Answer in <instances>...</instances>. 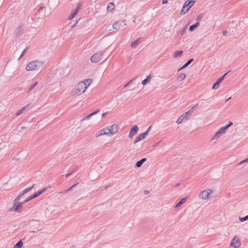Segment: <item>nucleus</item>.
Returning a JSON list of instances; mask_svg holds the SVG:
<instances>
[{"mask_svg":"<svg viewBox=\"0 0 248 248\" xmlns=\"http://www.w3.org/2000/svg\"><path fill=\"white\" fill-rule=\"evenodd\" d=\"M200 23L198 21L197 22H196L194 24L191 25L189 27V31H193L194 30H195L199 25Z\"/></svg>","mask_w":248,"mask_h":248,"instance_id":"obj_24","label":"nucleus"},{"mask_svg":"<svg viewBox=\"0 0 248 248\" xmlns=\"http://www.w3.org/2000/svg\"><path fill=\"white\" fill-rule=\"evenodd\" d=\"M108 114V113L107 112H105V113H104L103 114H102V118H104L105 117H106V116Z\"/></svg>","mask_w":248,"mask_h":248,"instance_id":"obj_49","label":"nucleus"},{"mask_svg":"<svg viewBox=\"0 0 248 248\" xmlns=\"http://www.w3.org/2000/svg\"><path fill=\"white\" fill-rule=\"evenodd\" d=\"M34 185H32L31 186L25 188L23 191H22L21 193V195H23L26 193L30 191L33 187Z\"/></svg>","mask_w":248,"mask_h":248,"instance_id":"obj_30","label":"nucleus"},{"mask_svg":"<svg viewBox=\"0 0 248 248\" xmlns=\"http://www.w3.org/2000/svg\"><path fill=\"white\" fill-rule=\"evenodd\" d=\"M194 61L193 59H189L180 69H179V71L180 70L186 68L188 65H189L193 61Z\"/></svg>","mask_w":248,"mask_h":248,"instance_id":"obj_25","label":"nucleus"},{"mask_svg":"<svg viewBox=\"0 0 248 248\" xmlns=\"http://www.w3.org/2000/svg\"><path fill=\"white\" fill-rule=\"evenodd\" d=\"M23 242L21 241H19L16 244L14 248H21L23 246Z\"/></svg>","mask_w":248,"mask_h":248,"instance_id":"obj_33","label":"nucleus"},{"mask_svg":"<svg viewBox=\"0 0 248 248\" xmlns=\"http://www.w3.org/2000/svg\"><path fill=\"white\" fill-rule=\"evenodd\" d=\"M186 27H185V28H184L181 31H180V34L183 35L184 33L186 31Z\"/></svg>","mask_w":248,"mask_h":248,"instance_id":"obj_45","label":"nucleus"},{"mask_svg":"<svg viewBox=\"0 0 248 248\" xmlns=\"http://www.w3.org/2000/svg\"><path fill=\"white\" fill-rule=\"evenodd\" d=\"M186 201V198L182 199L175 206V208L180 207L182 204H184Z\"/></svg>","mask_w":248,"mask_h":248,"instance_id":"obj_17","label":"nucleus"},{"mask_svg":"<svg viewBox=\"0 0 248 248\" xmlns=\"http://www.w3.org/2000/svg\"><path fill=\"white\" fill-rule=\"evenodd\" d=\"M23 204H24V203L23 202H15L12 208H11L10 209V211L20 212V211H19V210Z\"/></svg>","mask_w":248,"mask_h":248,"instance_id":"obj_8","label":"nucleus"},{"mask_svg":"<svg viewBox=\"0 0 248 248\" xmlns=\"http://www.w3.org/2000/svg\"><path fill=\"white\" fill-rule=\"evenodd\" d=\"M140 38H138L135 41L133 42L131 44V47L133 48H135L138 46L140 43Z\"/></svg>","mask_w":248,"mask_h":248,"instance_id":"obj_22","label":"nucleus"},{"mask_svg":"<svg viewBox=\"0 0 248 248\" xmlns=\"http://www.w3.org/2000/svg\"><path fill=\"white\" fill-rule=\"evenodd\" d=\"M196 0H187L184 4V7H187V8L189 10L194 4Z\"/></svg>","mask_w":248,"mask_h":248,"instance_id":"obj_13","label":"nucleus"},{"mask_svg":"<svg viewBox=\"0 0 248 248\" xmlns=\"http://www.w3.org/2000/svg\"><path fill=\"white\" fill-rule=\"evenodd\" d=\"M26 51H27V49H26H26H25L23 50V51L22 52V53H21V55H20V56L19 59H20V58H22V57L24 56V55L26 53Z\"/></svg>","mask_w":248,"mask_h":248,"instance_id":"obj_47","label":"nucleus"},{"mask_svg":"<svg viewBox=\"0 0 248 248\" xmlns=\"http://www.w3.org/2000/svg\"><path fill=\"white\" fill-rule=\"evenodd\" d=\"M34 185H32L31 186L25 188L23 191H22L21 193V195H23L26 193L30 191L33 187Z\"/></svg>","mask_w":248,"mask_h":248,"instance_id":"obj_29","label":"nucleus"},{"mask_svg":"<svg viewBox=\"0 0 248 248\" xmlns=\"http://www.w3.org/2000/svg\"><path fill=\"white\" fill-rule=\"evenodd\" d=\"M152 77L150 75L148 76L145 79L142 81L141 83L142 85H145L150 82Z\"/></svg>","mask_w":248,"mask_h":248,"instance_id":"obj_23","label":"nucleus"},{"mask_svg":"<svg viewBox=\"0 0 248 248\" xmlns=\"http://www.w3.org/2000/svg\"><path fill=\"white\" fill-rule=\"evenodd\" d=\"M100 111L99 110H98L97 111H94L93 112L90 114L89 115L84 117V118H83L81 120V122H83V121H85V120H88L89 119H90V118L91 117H92L93 116H94L95 115H96V114H97Z\"/></svg>","mask_w":248,"mask_h":248,"instance_id":"obj_15","label":"nucleus"},{"mask_svg":"<svg viewBox=\"0 0 248 248\" xmlns=\"http://www.w3.org/2000/svg\"><path fill=\"white\" fill-rule=\"evenodd\" d=\"M168 2V0H162V4H165Z\"/></svg>","mask_w":248,"mask_h":248,"instance_id":"obj_50","label":"nucleus"},{"mask_svg":"<svg viewBox=\"0 0 248 248\" xmlns=\"http://www.w3.org/2000/svg\"><path fill=\"white\" fill-rule=\"evenodd\" d=\"M146 161V158H142L140 160L137 162V163L136 164V167L137 168L140 167L142 166V165L143 164V163H144Z\"/></svg>","mask_w":248,"mask_h":248,"instance_id":"obj_20","label":"nucleus"},{"mask_svg":"<svg viewBox=\"0 0 248 248\" xmlns=\"http://www.w3.org/2000/svg\"><path fill=\"white\" fill-rule=\"evenodd\" d=\"M186 75L185 74L182 73L177 78V80L178 81H181L186 78Z\"/></svg>","mask_w":248,"mask_h":248,"instance_id":"obj_26","label":"nucleus"},{"mask_svg":"<svg viewBox=\"0 0 248 248\" xmlns=\"http://www.w3.org/2000/svg\"><path fill=\"white\" fill-rule=\"evenodd\" d=\"M230 72V71H229L228 72H227L225 74H224L223 76H222L221 77H220L219 78H218L217 80V82H218V83L219 84L225 78V77L227 75V74Z\"/></svg>","mask_w":248,"mask_h":248,"instance_id":"obj_31","label":"nucleus"},{"mask_svg":"<svg viewBox=\"0 0 248 248\" xmlns=\"http://www.w3.org/2000/svg\"><path fill=\"white\" fill-rule=\"evenodd\" d=\"M230 245L234 248H238L241 245V242L238 237L234 236L232 240Z\"/></svg>","mask_w":248,"mask_h":248,"instance_id":"obj_7","label":"nucleus"},{"mask_svg":"<svg viewBox=\"0 0 248 248\" xmlns=\"http://www.w3.org/2000/svg\"><path fill=\"white\" fill-rule=\"evenodd\" d=\"M37 84L38 82H35L32 85H31L29 88L27 93H29L30 91H31L37 85Z\"/></svg>","mask_w":248,"mask_h":248,"instance_id":"obj_36","label":"nucleus"},{"mask_svg":"<svg viewBox=\"0 0 248 248\" xmlns=\"http://www.w3.org/2000/svg\"><path fill=\"white\" fill-rule=\"evenodd\" d=\"M131 81H131H129L128 83H127L126 84H125V86H124V87H126V86H127V85L129 84V82H130Z\"/></svg>","mask_w":248,"mask_h":248,"instance_id":"obj_59","label":"nucleus"},{"mask_svg":"<svg viewBox=\"0 0 248 248\" xmlns=\"http://www.w3.org/2000/svg\"><path fill=\"white\" fill-rule=\"evenodd\" d=\"M228 33V31H224L222 32V34L223 35H226Z\"/></svg>","mask_w":248,"mask_h":248,"instance_id":"obj_51","label":"nucleus"},{"mask_svg":"<svg viewBox=\"0 0 248 248\" xmlns=\"http://www.w3.org/2000/svg\"><path fill=\"white\" fill-rule=\"evenodd\" d=\"M108 127H109L110 132L112 136L116 133L119 129L118 125L116 124H113L111 126H108Z\"/></svg>","mask_w":248,"mask_h":248,"instance_id":"obj_12","label":"nucleus"},{"mask_svg":"<svg viewBox=\"0 0 248 248\" xmlns=\"http://www.w3.org/2000/svg\"><path fill=\"white\" fill-rule=\"evenodd\" d=\"M72 189V187H69V188H68V189L66 190V192H68V191H69L71 190Z\"/></svg>","mask_w":248,"mask_h":248,"instance_id":"obj_54","label":"nucleus"},{"mask_svg":"<svg viewBox=\"0 0 248 248\" xmlns=\"http://www.w3.org/2000/svg\"><path fill=\"white\" fill-rule=\"evenodd\" d=\"M151 126H150L148 130L145 131V132L141 133L140 134H139L138 137L136 138V139L134 140L133 143L136 144L139 141H140L142 140H143L145 138V137L148 135V132L150 130Z\"/></svg>","mask_w":248,"mask_h":248,"instance_id":"obj_4","label":"nucleus"},{"mask_svg":"<svg viewBox=\"0 0 248 248\" xmlns=\"http://www.w3.org/2000/svg\"><path fill=\"white\" fill-rule=\"evenodd\" d=\"M196 107V106L193 107L190 110H188L189 111V112H191L192 110H193Z\"/></svg>","mask_w":248,"mask_h":248,"instance_id":"obj_53","label":"nucleus"},{"mask_svg":"<svg viewBox=\"0 0 248 248\" xmlns=\"http://www.w3.org/2000/svg\"><path fill=\"white\" fill-rule=\"evenodd\" d=\"M232 123L231 122H230L229 123L226 125L225 126H224V127L226 129V130L229 127H230L231 125H232Z\"/></svg>","mask_w":248,"mask_h":248,"instance_id":"obj_44","label":"nucleus"},{"mask_svg":"<svg viewBox=\"0 0 248 248\" xmlns=\"http://www.w3.org/2000/svg\"><path fill=\"white\" fill-rule=\"evenodd\" d=\"M26 108V107H23L21 109L18 110L17 111V112L16 113V116H19V115H20L23 112V111Z\"/></svg>","mask_w":248,"mask_h":248,"instance_id":"obj_39","label":"nucleus"},{"mask_svg":"<svg viewBox=\"0 0 248 248\" xmlns=\"http://www.w3.org/2000/svg\"><path fill=\"white\" fill-rule=\"evenodd\" d=\"M34 185H32L31 186L25 188L23 191H22L21 193V195H23L26 193L30 191L33 187Z\"/></svg>","mask_w":248,"mask_h":248,"instance_id":"obj_27","label":"nucleus"},{"mask_svg":"<svg viewBox=\"0 0 248 248\" xmlns=\"http://www.w3.org/2000/svg\"><path fill=\"white\" fill-rule=\"evenodd\" d=\"M179 185V184H177L176 185V186H178Z\"/></svg>","mask_w":248,"mask_h":248,"instance_id":"obj_62","label":"nucleus"},{"mask_svg":"<svg viewBox=\"0 0 248 248\" xmlns=\"http://www.w3.org/2000/svg\"><path fill=\"white\" fill-rule=\"evenodd\" d=\"M102 135H107L108 136H111V133L110 132L109 127L108 126L100 130L99 131V134L98 135H96V137Z\"/></svg>","mask_w":248,"mask_h":248,"instance_id":"obj_5","label":"nucleus"},{"mask_svg":"<svg viewBox=\"0 0 248 248\" xmlns=\"http://www.w3.org/2000/svg\"><path fill=\"white\" fill-rule=\"evenodd\" d=\"M143 193L144 194H147L149 193V191L146 190H144Z\"/></svg>","mask_w":248,"mask_h":248,"instance_id":"obj_52","label":"nucleus"},{"mask_svg":"<svg viewBox=\"0 0 248 248\" xmlns=\"http://www.w3.org/2000/svg\"><path fill=\"white\" fill-rule=\"evenodd\" d=\"M77 13H78L77 9H74V10H73L71 12L70 16H69L68 19V20L72 19L74 17V16L77 15Z\"/></svg>","mask_w":248,"mask_h":248,"instance_id":"obj_21","label":"nucleus"},{"mask_svg":"<svg viewBox=\"0 0 248 248\" xmlns=\"http://www.w3.org/2000/svg\"><path fill=\"white\" fill-rule=\"evenodd\" d=\"M25 128H26V127H25V126H22V127H21V129L22 130H24V129H25Z\"/></svg>","mask_w":248,"mask_h":248,"instance_id":"obj_56","label":"nucleus"},{"mask_svg":"<svg viewBox=\"0 0 248 248\" xmlns=\"http://www.w3.org/2000/svg\"><path fill=\"white\" fill-rule=\"evenodd\" d=\"M75 25H76V24H74L73 25H72V26L71 27V28L72 29V28H74V27L75 26Z\"/></svg>","mask_w":248,"mask_h":248,"instance_id":"obj_58","label":"nucleus"},{"mask_svg":"<svg viewBox=\"0 0 248 248\" xmlns=\"http://www.w3.org/2000/svg\"><path fill=\"white\" fill-rule=\"evenodd\" d=\"M239 220L241 221V222H243V221H245L247 220H248V215L246 216H245V217H239Z\"/></svg>","mask_w":248,"mask_h":248,"instance_id":"obj_38","label":"nucleus"},{"mask_svg":"<svg viewBox=\"0 0 248 248\" xmlns=\"http://www.w3.org/2000/svg\"><path fill=\"white\" fill-rule=\"evenodd\" d=\"M219 84L218 83V82H217V81L213 84V87H212V89H217L218 88V86H219Z\"/></svg>","mask_w":248,"mask_h":248,"instance_id":"obj_40","label":"nucleus"},{"mask_svg":"<svg viewBox=\"0 0 248 248\" xmlns=\"http://www.w3.org/2000/svg\"><path fill=\"white\" fill-rule=\"evenodd\" d=\"M47 189V187H45L43 189H42L41 190L39 191L36 193H35L33 195H31L33 199L37 197L38 196L42 194L43 192L46 191V190Z\"/></svg>","mask_w":248,"mask_h":248,"instance_id":"obj_16","label":"nucleus"},{"mask_svg":"<svg viewBox=\"0 0 248 248\" xmlns=\"http://www.w3.org/2000/svg\"><path fill=\"white\" fill-rule=\"evenodd\" d=\"M189 111L181 115L177 119L176 123L178 124L182 123L184 120H187L189 117Z\"/></svg>","mask_w":248,"mask_h":248,"instance_id":"obj_9","label":"nucleus"},{"mask_svg":"<svg viewBox=\"0 0 248 248\" xmlns=\"http://www.w3.org/2000/svg\"><path fill=\"white\" fill-rule=\"evenodd\" d=\"M43 62L38 60H34L30 62L26 66V70L27 71H39L43 67Z\"/></svg>","mask_w":248,"mask_h":248,"instance_id":"obj_1","label":"nucleus"},{"mask_svg":"<svg viewBox=\"0 0 248 248\" xmlns=\"http://www.w3.org/2000/svg\"><path fill=\"white\" fill-rule=\"evenodd\" d=\"M104 53V51L97 52L93 54L91 57V61L93 63H97L100 62L102 59Z\"/></svg>","mask_w":248,"mask_h":248,"instance_id":"obj_3","label":"nucleus"},{"mask_svg":"<svg viewBox=\"0 0 248 248\" xmlns=\"http://www.w3.org/2000/svg\"><path fill=\"white\" fill-rule=\"evenodd\" d=\"M114 10V4L113 2L108 3L107 6V10L108 11L112 12Z\"/></svg>","mask_w":248,"mask_h":248,"instance_id":"obj_18","label":"nucleus"},{"mask_svg":"<svg viewBox=\"0 0 248 248\" xmlns=\"http://www.w3.org/2000/svg\"><path fill=\"white\" fill-rule=\"evenodd\" d=\"M22 196V195H21V194L18 195L16 198L15 199V202H16V201H19L20 200V197Z\"/></svg>","mask_w":248,"mask_h":248,"instance_id":"obj_46","label":"nucleus"},{"mask_svg":"<svg viewBox=\"0 0 248 248\" xmlns=\"http://www.w3.org/2000/svg\"><path fill=\"white\" fill-rule=\"evenodd\" d=\"M92 82V79L88 78V79L84 80L83 82H82V83L85 84V86H86V89H87L88 87H89L90 85Z\"/></svg>","mask_w":248,"mask_h":248,"instance_id":"obj_19","label":"nucleus"},{"mask_svg":"<svg viewBox=\"0 0 248 248\" xmlns=\"http://www.w3.org/2000/svg\"><path fill=\"white\" fill-rule=\"evenodd\" d=\"M72 172H70V173H67L66 175V177H69L71 174Z\"/></svg>","mask_w":248,"mask_h":248,"instance_id":"obj_55","label":"nucleus"},{"mask_svg":"<svg viewBox=\"0 0 248 248\" xmlns=\"http://www.w3.org/2000/svg\"><path fill=\"white\" fill-rule=\"evenodd\" d=\"M76 185L77 184L73 185L72 186H71V187H72V188H74L76 186Z\"/></svg>","mask_w":248,"mask_h":248,"instance_id":"obj_57","label":"nucleus"},{"mask_svg":"<svg viewBox=\"0 0 248 248\" xmlns=\"http://www.w3.org/2000/svg\"><path fill=\"white\" fill-rule=\"evenodd\" d=\"M199 18V17H198L196 18V20H198V21H199V18Z\"/></svg>","mask_w":248,"mask_h":248,"instance_id":"obj_61","label":"nucleus"},{"mask_svg":"<svg viewBox=\"0 0 248 248\" xmlns=\"http://www.w3.org/2000/svg\"><path fill=\"white\" fill-rule=\"evenodd\" d=\"M183 52L182 50L177 51L174 53L173 56L174 58L180 57V56H181Z\"/></svg>","mask_w":248,"mask_h":248,"instance_id":"obj_32","label":"nucleus"},{"mask_svg":"<svg viewBox=\"0 0 248 248\" xmlns=\"http://www.w3.org/2000/svg\"><path fill=\"white\" fill-rule=\"evenodd\" d=\"M32 199H33V197H32V196H29V197L27 198V199L26 200H25V201L24 202H23V203H24H24H25L27 202H29V201H30L31 200H32Z\"/></svg>","mask_w":248,"mask_h":248,"instance_id":"obj_42","label":"nucleus"},{"mask_svg":"<svg viewBox=\"0 0 248 248\" xmlns=\"http://www.w3.org/2000/svg\"><path fill=\"white\" fill-rule=\"evenodd\" d=\"M80 6V5L79 3H78V4H77L76 8L75 9H77V12H78V9H79Z\"/></svg>","mask_w":248,"mask_h":248,"instance_id":"obj_48","label":"nucleus"},{"mask_svg":"<svg viewBox=\"0 0 248 248\" xmlns=\"http://www.w3.org/2000/svg\"><path fill=\"white\" fill-rule=\"evenodd\" d=\"M45 11V9L43 7H41L38 9V12L39 13H44Z\"/></svg>","mask_w":248,"mask_h":248,"instance_id":"obj_41","label":"nucleus"},{"mask_svg":"<svg viewBox=\"0 0 248 248\" xmlns=\"http://www.w3.org/2000/svg\"><path fill=\"white\" fill-rule=\"evenodd\" d=\"M186 7H184V5H183V8L180 12V14L181 15H184L188 11V9L186 8V9H185Z\"/></svg>","mask_w":248,"mask_h":248,"instance_id":"obj_37","label":"nucleus"},{"mask_svg":"<svg viewBox=\"0 0 248 248\" xmlns=\"http://www.w3.org/2000/svg\"><path fill=\"white\" fill-rule=\"evenodd\" d=\"M125 21H116L112 25V27L115 30H119L123 26V23Z\"/></svg>","mask_w":248,"mask_h":248,"instance_id":"obj_14","label":"nucleus"},{"mask_svg":"<svg viewBox=\"0 0 248 248\" xmlns=\"http://www.w3.org/2000/svg\"><path fill=\"white\" fill-rule=\"evenodd\" d=\"M212 192V191L211 189L203 190L200 193L199 198L203 200H206L209 198V194L211 193Z\"/></svg>","mask_w":248,"mask_h":248,"instance_id":"obj_6","label":"nucleus"},{"mask_svg":"<svg viewBox=\"0 0 248 248\" xmlns=\"http://www.w3.org/2000/svg\"><path fill=\"white\" fill-rule=\"evenodd\" d=\"M138 130L139 128L137 125L133 126L130 129L128 137L131 139L137 133Z\"/></svg>","mask_w":248,"mask_h":248,"instance_id":"obj_10","label":"nucleus"},{"mask_svg":"<svg viewBox=\"0 0 248 248\" xmlns=\"http://www.w3.org/2000/svg\"><path fill=\"white\" fill-rule=\"evenodd\" d=\"M222 136L218 132H217L212 138V140H217Z\"/></svg>","mask_w":248,"mask_h":248,"instance_id":"obj_35","label":"nucleus"},{"mask_svg":"<svg viewBox=\"0 0 248 248\" xmlns=\"http://www.w3.org/2000/svg\"><path fill=\"white\" fill-rule=\"evenodd\" d=\"M248 163V158L241 161L239 164H238V165H241V164H243L244 163Z\"/></svg>","mask_w":248,"mask_h":248,"instance_id":"obj_43","label":"nucleus"},{"mask_svg":"<svg viewBox=\"0 0 248 248\" xmlns=\"http://www.w3.org/2000/svg\"><path fill=\"white\" fill-rule=\"evenodd\" d=\"M226 129L224 127V126L223 127H221L218 131L217 132H218L219 133V134H220L221 135H223L224 134H225L226 133Z\"/></svg>","mask_w":248,"mask_h":248,"instance_id":"obj_34","label":"nucleus"},{"mask_svg":"<svg viewBox=\"0 0 248 248\" xmlns=\"http://www.w3.org/2000/svg\"><path fill=\"white\" fill-rule=\"evenodd\" d=\"M34 185H32L31 186L25 188L23 191H22L21 193V195H23L26 193L30 191L33 187Z\"/></svg>","mask_w":248,"mask_h":248,"instance_id":"obj_28","label":"nucleus"},{"mask_svg":"<svg viewBox=\"0 0 248 248\" xmlns=\"http://www.w3.org/2000/svg\"><path fill=\"white\" fill-rule=\"evenodd\" d=\"M24 30L23 25L20 24L15 31V34L16 36H20L23 33Z\"/></svg>","mask_w":248,"mask_h":248,"instance_id":"obj_11","label":"nucleus"},{"mask_svg":"<svg viewBox=\"0 0 248 248\" xmlns=\"http://www.w3.org/2000/svg\"><path fill=\"white\" fill-rule=\"evenodd\" d=\"M86 90L85 84L81 82H78L75 87V89L72 91L73 96L79 95L84 93Z\"/></svg>","mask_w":248,"mask_h":248,"instance_id":"obj_2","label":"nucleus"},{"mask_svg":"<svg viewBox=\"0 0 248 248\" xmlns=\"http://www.w3.org/2000/svg\"><path fill=\"white\" fill-rule=\"evenodd\" d=\"M231 98V97H230L229 98H228V99H227L226 101H228V100H229V99H230Z\"/></svg>","mask_w":248,"mask_h":248,"instance_id":"obj_60","label":"nucleus"}]
</instances>
